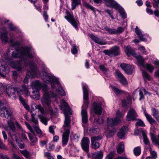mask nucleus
Masks as SVG:
<instances>
[{
    "instance_id": "29",
    "label": "nucleus",
    "mask_w": 159,
    "mask_h": 159,
    "mask_svg": "<svg viewBox=\"0 0 159 159\" xmlns=\"http://www.w3.org/2000/svg\"><path fill=\"white\" fill-rule=\"evenodd\" d=\"M43 90L44 92V93H45L46 92L48 93V94H52L51 95L52 97H56L57 95L54 94V93L51 92L50 91H48V87L46 85H43L42 86Z\"/></svg>"
},
{
    "instance_id": "30",
    "label": "nucleus",
    "mask_w": 159,
    "mask_h": 159,
    "mask_svg": "<svg viewBox=\"0 0 159 159\" xmlns=\"http://www.w3.org/2000/svg\"><path fill=\"white\" fill-rule=\"evenodd\" d=\"M124 150V143L123 142L120 143L117 147V152L121 154L123 153Z\"/></svg>"
},
{
    "instance_id": "5",
    "label": "nucleus",
    "mask_w": 159,
    "mask_h": 159,
    "mask_svg": "<svg viewBox=\"0 0 159 159\" xmlns=\"http://www.w3.org/2000/svg\"><path fill=\"white\" fill-rule=\"evenodd\" d=\"M66 15L65 16V18L75 29L77 28V23L73 15L71 14L68 10L66 11Z\"/></svg>"
},
{
    "instance_id": "38",
    "label": "nucleus",
    "mask_w": 159,
    "mask_h": 159,
    "mask_svg": "<svg viewBox=\"0 0 159 159\" xmlns=\"http://www.w3.org/2000/svg\"><path fill=\"white\" fill-rule=\"evenodd\" d=\"M141 149L140 147L138 146L134 149V153L136 156H139L141 153Z\"/></svg>"
},
{
    "instance_id": "51",
    "label": "nucleus",
    "mask_w": 159,
    "mask_h": 159,
    "mask_svg": "<svg viewBox=\"0 0 159 159\" xmlns=\"http://www.w3.org/2000/svg\"><path fill=\"white\" fill-rule=\"evenodd\" d=\"M106 65H102L99 66V68L100 70L102 71L107 72L108 70L106 67Z\"/></svg>"
},
{
    "instance_id": "49",
    "label": "nucleus",
    "mask_w": 159,
    "mask_h": 159,
    "mask_svg": "<svg viewBox=\"0 0 159 159\" xmlns=\"http://www.w3.org/2000/svg\"><path fill=\"white\" fill-rule=\"evenodd\" d=\"M36 108L39 110L42 114H44V111L43 108L40 105H36L35 107Z\"/></svg>"
},
{
    "instance_id": "35",
    "label": "nucleus",
    "mask_w": 159,
    "mask_h": 159,
    "mask_svg": "<svg viewBox=\"0 0 159 159\" xmlns=\"http://www.w3.org/2000/svg\"><path fill=\"white\" fill-rule=\"evenodd\" d=\"M145 115L147 120L151 124L153 125L156 122L155 120L153 119L151 116L149 115L148 113H145Z\"/></svg>"
},
{
    "instance_id": "3",
    "label": "nucleus",
    "mask_w": 159,
    "mask_h": 159,
    "mask_svg": "<svg viewBox=\"0 0 159 159\" xmlns=\"http://www.w3.org/2000/svg\"><path fill=\"white\" fill-rule=\"evenodd\" d=\"M52 94H48V93H44L43 98L41 99V102L44 106H46L48 107V110L50 111L51 114H53V110L52 107H51V98L52 97L56 99L57 98V95L56 97H52L51 95Z\"/></svg>"
},
{
    "instance_id": "23",
    "label": "nucleus",
    "mask_w": 159,
    "mask_h": 159,
    "mask_svg": "<svg viewBox=\"0 0 159 159\" xmlns=\"http://www.w3.org/2000/svg\"><path fill=\"white\" fill-rule=\"evenodd\" d=\"M11 137L13 141H15L16 143L18 144L19 147L20 148H23L25 147V144L23 143H19V140L17 138V135L15 134L11 133Z\"/></svg>"
},
{
    "instance_id": "11",
    "label": "nucleus",
    "mask_w": 159,
    "mask_h": 159,
    "mask_svg": "<svg viewBox=\"0 0 159 159\" xmlns=\"http://www.w3.org/2000/svg\"><path fill=\"white\" fill-rule=\"evenodd\" d=\"M138 115L134 109H131L129 110L126 116V120L128 121H134L136 120Z\"/></svg>"
},
{
    "instance_id": "57",
    "label": "nucleus",
    "mask_w": 159,
    "mask_h": 159,
    "mask_svg": "<svg viewBox=\"0 0 159 159\" xmlns=\"http://www.w3.org/2000/svg\"><path fill=\"white\" fill-rule=\"evenodd\" d=\"M142 75L144 78H146L148 80H150L149 75L146 72L143 70L142 71Z\"/></svg>"
},
{
    "instance_id": "53",
    "label": "nucleus",
    "mask_w": 159,
    "mask_h": 159,
    "mask_svg": "<svg viewBox=\"0 0 159 159\" xmlns=\"http://www.w3.org/2000/svg\"><path fill=\"white\" fill-rule=\"evenodd\" d=\"M124 30V29L123 27H118L117 30H116V34H120L122 33Z\"/></svg>"
},
{
    "instance_id": "43",
    "label": "nucleus",
    "mask_w": 159,
    "mask_h": 159,
    "mask_svg": "<svg viewBox=\"0 0 159 159\" xmlns=\"http://www.w3.org/2000/svg\"><path fill=\"white\" fill-rule=\"evenodd\" d=\"M103 152L102 151H99L96 153L94 155L96 159H102L103 157Z\"/></svg>"
},
{
    "instance_id": "6",
    "label": "nucleus",
    "mask_w": 159,
    "mask_h": 159,
    "mask_svg": "<svg viewBox=\"0 0 159 159\" xmlns=\"http://www.w3.org/2000/svg\"><path fill=\"white\" fill-rule=\"evenodd\" d=\"M6 92L8 96L11 98L15 99L16 97L18 95L17 89L11 87L7 88Z\"/></svg>"
},
{
    "instance_id": "28",
    "label": "nucleus",
    "mask_w": 159,
    "mask_h": 159,
    "mask_svg": "<svg viewBox=\"0 0 159 159\" xmlns=\"http://www.w3.org/2000/svg\"><path fill=\"white\" fill-rule=\"evenodd\" d=\"M8 124L11 129L10 132V135L11 136V134H15L16 135V133L15 132V128L14 122L11 121H8Z\"/></svg>"
},
{
    "instance_id": "27",
    "label": "nucleus",
    "mask_w": 159,
    "mask_h": 159,
    "mask_svg": "<svg viewBox=\"0 0 159 159\" xmlns=\"http://www.w3.org/2000/svg\"><path fill=\"white\" fill-rule=\"evenodd\" d=\"M150 135L151 140L153 143H154L156 145H159V134L158 135V138H156L155 134L152 133H150Z\"/></svg>"
},
{
    "instance_id": "21",
    "label": "nucleus",
    "mask_w": 159,
    "mask_h": 159,
    "mask_svg": "<svg viewBox=\"0 0 159 159\" xmlns=\"http://www.w3.org/2000/svg\"><path fill=\"white\" fill-rule=\"evenodd\" d=\"M9 72V67L2 65L0 66V75L3 77H6L5 75Z\"/></svg>"
},
{
    "instance_id": "31",
    "label": "nucleus",
    "mask_w": 159,
    "mask_h": 159,
    "mask_svg": "<svg viewBox=\"0 0 159 159\" xmlns=\"http://www.w3.org/2000/svg\"><path fill=\"white\" fill-rule=\"evenodd\" d=\"M33 127L36 133L39 135V137H42L43 136V133L39 129V126L38 125H34L33 126Z\"/></svg>"
},
{
    "instance_id": "62",
    "label": "nucleus",
    "mask_w": 159,
    "mask_h": 159,
    "mask_svg": "<svg viewBox=\"0 0 159 159\" xmlns=\"http://www.w3.org/2000/svg\"><path fill=\"white\" fill-rule=\"evenodd\" d=\"M36 1H34V2L32 3H34V6L36 7L37 10H38L39 12H41L42 11L41 7L40 6H37L35 5Z\"/></svg>"
},
{
    "instance_id": "9",
    "label": "nucleus",
    "mask_w": 159,
    "mask_h": 159,
    "mask_svg": "<svg viewBox=\"0 0 159 159\" xmlns=\"http://www.w3.org/2000/svg\"><path fill=\"white\" fill-rule=\"evenodd\" d=\"M89 140L87 137H83L80 143L82 149L87 153H88L89 151Z\"/></svg>"
},
{
    "instance_id": "2",
    "label": "nucleus",
    "mask_w": 159,
    "mask_h": 159,
    "mask_svg": "<svg viewBox=\"0 0 159 159\" xmlns=\"http://www.w3.org/2000/svg\"><path fill=\"white\" fill-rule=\"evenodd\" d=\"M60 107V109L64 111L65 116L64 124L63 126L64 132L62 137V144L64 146L68 143L70 132V118L68 114H72V111L67 103L64 100L61 101Z\"/></svg>"
},
{
    "instance_id": "39",
    "label": "nucleus",
    "mask_w": 159,
    "mask_h": 159,
    "mask_svg": "<svg viewBox=\"0 0 159 159\" xmlns=\"http://www.w3.org/2000/svg\"><path fill=\"white\" fill-rule=\"evenodd\" d=\"M38 117L40 119L41 121L45 125H47L48 120L46 118L44 117L41 115H39Z\"/></svg>"
},
{
    "instance_id": "15",
    "label": "nucleus",
    "mask_w": 159,
    "mask_h": 159,
    "mask_svg": "<svg viewBox=\"0 0 159 159\" xmlns=\"http://www.w3.org/2000/svg\"><path fill=\"white\" fill-rule=\"evenodd\" d=\"M120 120L118 118H115L114 119L112 118H107V123L108 127L113 126L120 123Z\"/></svg>"
},
{
    "instance_id": "12",
    "label": "nucleus",
    "mask_w": 159,
    "mask_h": 159,
    "mask_svg": "<svg viewBox=\"0 0 159 159\" xmlns=\"http://www.w3.org/2000/svg\"><path fill=\"white\" fill-rule=\"evenodd\" d=\"M8 32L5 27L0 28V38L3 42L6 43L8 38L7 36Z\"/></svg>"
},
{
    "instance_id": "41",
    "label": "nucleus",
    "mask_w": 159,
    "mask_h": 159,
    "mask_svg": "<svg viewBox=\"0 0 159 159\" xmlns=\"http://www.w3.org/2000/svg\"><path fill=\"white\" fill-rule=\"evenodd\" d=\"M104 29L110 34H116V29H111L107 26L105 27Z\"/></svg>"
},
{
    "instance_id": "16",
    "label": "nucleus",
    "mask_w": 159,
    "mask_h": 159,
    "mask_svg": "<svg viewBox=\"0 0 159 159\" xmlns=\"http://www.w3.org/2000/svg\"><path fill=\"white\" fill-rule=\"evenodd\" d=\"M132 56L135 57L138 61V65L139 66H144V65L143 61L144 60L140 55H138L134 51L131 54Z\"/></svg>"
},
{
    "instance_id": "34",
    "label": "nucleus",
    "mask_w": 159,
    "mask_h": 159,
    "mask_svg": "<svg viewBox=\"0 0 159 159\" xmlns=\"http://www.w3.org/2000/svg\"><path fill=\"white\" fill-rule=\"evenodd\" d=\"M142 134L143 137V142L145 144L148 145H149V140L147 137L146 132L143 131H142Z\"/></svg>"
},
{
    "instance_id": "44",
    "label": "nucleus",
    "mask_w": 159,
    "mask_h": 159,
    "mask_svg": "<svg viewBox=\"0 0 159 159\" xmlns=\"http://www.w3.org/2000/svg\"><path fill=\"white\" fill-rule=\"evenodd\" d=\"M20 100L21 103H22L23 106L26 109H28L29 108V106L26 104L25 99L23 98H21L20 96H19Z\"/></svg>"
},
{
    "instance_id": "33",
    "label": "nucleus",
    "mask_w": 159,
    "mask_h": 159,
    "mask_svg": "<svg viewBox=\"0 0 159 159\" xmlns=\"http://www.w3.org/2000/svg\"><path fill=\"white\" fill-rule=\"evenodd\" d=\"M116 9L118 11L121 16L123 19H125L126 18V15L124 9L122 8L119 5L118 6V8Z\"/></svg>"
},
{
    "instance_id": "55",
    "label": "nucleus",
    "mask_w": 159,
    "mask_h": 159,
    "mask_svg": "<svg viewBox=\"0 0 159 159\" xmlns=\"http://www.w3.org/2000/svg\"><path fill=\"white\" fill-rule=\"evenodd\" d=\"M146 68L150 72H152L154 69L153 66L150 64H147L146 65Z\"/></svg>"
},
{
    "instance_id": "60",
    "label": "nucleus",
    "mask_w": 159,
    "mask_h": 159,
    "mask_svg": "<svg viewBox=\"0 0 159 159\" xmlns=\"http://www.w3.org/2000/svg\"><path fill=\"white\" fill-rule=\"evenodd\" d=\"M136 125L138 126H145V125L143 121L140 120L136 123Z\"/></svg>"
},
{
    "instance_id": "14",
    "label": "nucleus",
    "mask_w": 159,
    "mask_h": 159,
    "mask_svg": "<svg viewBox=\"0 0 159 159\" xmlns=\"http://www.w3.org/2000/svg\"><path fill=\"white\" fill-rule=\"evenodd\" d=\"M17 89L18 95L19 94L20 95L25 94L26 96H27L30 95V92L28 90V87H27L26 85H23Z\"/></svg>"
},
{
    "instance_id": "59",
    "label": "nucleus",
    "mask_w": 159,
    "mask_h": 159,
    "mask_svg": "<svg viewBox=\"0 0 159 159\" xmlns=\"http://www.w3.org/2000/svg\"><path fill=\"white\" fill-rule=\"evenodd\" d=\"M154 2L153 7L158 8L159 6V0H153Z\"/></svg>"
},
{
    "instance_id": "50",
    "label": "nucleus",
    "mask_w": 159,
    "mask_h": 159,
    "mask_svg": "<svg viewBox=\"0 0 159 159\" xmlns=\"http://www.w3.org/2000/svg\"><path fill=\"white\" fill-rule=\"evenodd\" d=\"M128 68L126 69V70H125V72L128 74H131L133 73L132 67L131 66L129 65L128 66Z\"/></svg>"
},
{
    "instance_id": "47",
    "label": "nucleus",
    "mask_w": 159,
    "mask_h": 159,
    "mask_svg": "<svg viewBox=\"0 0 159 159\" xmlns=\"http://www.w3.org/2000/svg\"><path fill=\"white\" fill-rule=\"evenodd\" d=\"M113 91L116 94L118 95L124 93L123 91L120 90L115 87H113L112 88Z\"/></svg>"
},
{
    "instance_id": "8",
    "label": "nucleus",
    "mask_w": 159,
    "mask_h": 159,
    "mask_svg": "<svg viewBox=\"0 0 159 159\" xmlns=\"http://www.w3.org/2000/svg\"><path fill=\"white\" fill-rule=\"evenodd\" d=\"M102 136L101 135H99L97 136H94L91 137V145L92 147L93 148L96 149L99 147L100 144L98 142V141L101 139H102Z\"/></svg>"
},
{
    "instance_id": "52",
    "label": "nucleus",
    "mask_w": 159,
    "mask_h": 159,
    "mask_svg": "<svg viewBox=\"0 0 159 159\" xmlns=\"http://www.w3.org/2000/svg\"><path fill=\"white\" fill-rule=\"evenodd\" d=\"M25 124L28 129L32 133H33V134H34V132L32 127L28 123L26 122L25 123Z\"/></svg>"
},
{
    "instance_id": "42",
    "label": "nucleus",
    "mask_w": 159,
    "mask_h": 159,
    "mask_svg": "<svg viewBox=\"0 0 159 159\" xmlns=\"http://www.w3.org/2000/svg\"><path fill=\"white\" fill-rule=\"evenodd\" d=\"M125 51L129 56L131 55V54L133 51L130 46H128L126 47L125 48Z\"/></svg>"
},
{
    "instance_id": "7",
    "label": "nucleus",
    "mask_w": 159,
    "mask_h": 159,
    "mask_svg": "<svg viewBox=\"0 0 159 159\" xmlns=\"http://www.w3.org/2000/svg\"><path fill=\"white\" fill-rule=\"evenodd\" d=\"M82 88L83 91V99L84 105L85 106V107H87L89 103L88 100L89 93L87 89V86L86 84H82Z\"/></svg>"
},
{
    "instance_id": "26",
    "label": "nucleus",
    "mask_w": 159,
    "mask_h": 159,
    "mask_svg": "<svg viewBox=\"0 0 159 159\" xmlns=\"http://www.w3.org/2000/svg\"><path fill=\"white\" fill-rule=\"evenodd\" d=\"M30 140L31 141L32 145H34L37 142L38 138L36 137L35 134H33L30 133H28Z\"/></svg>"
},
{
    "instance_id": "4",
    "label": "nucleus",
    "mask_w": 159,
    "mask_h": 159,
    "mask_svg": "<svg viewBox=\"0 0 159 159\" xmlns=\"http://www.w3.org/2000/svg\"><path fill=\"white\" fill-rule=\"evenodd\" d=\"M103 52L105 54L111 57L118 56L120 54V49L119 47L115 46L112 47L109 50H105Z\"/></svg>"
},
{
    "instance_id": "58",
    "label": "nucleus",
    "mask_w": 159,
    "mask_h": 159,
    "mask_svg": "<svg viewBox=\"0 0 159 159\" xmlns=\"http://www.w3.org/2000/svg\"><path fill=\"white\" fill-rule=\"evenodd\" d=\"M129 65L126 63H122L120 65V67L125 71L127 68H128Z\"/></svg>"
},
{
    "instance_id": "45",
    "label": "nucleus",
    "mask_w": 159,
    "mask_h": 159,
    "mask_svg": "<svg viewBox=\"0 0 159 159\" xmlns=\"http://www.w3.org/2000/svg\"><path fill=\"white\" fill-rule=\"evenodd\" d=\"M116 154V152L115 151L111 152L106 156V159H113V157Z\"/></svg>"
},
{
    "instance_id": "25",
    "label": "nucleus",
    "mask_w": 159,
    "mask_h": 159,
    "mask_svg": "<svg viewBox=\"0 0 159 159\" xmlns=\"http://www.w3.org/2000/svg\"><path fill=\"white\" fill-rule=\"evenodd\" d=\"M135 32L138 38L142 41H146V39L143 38V36L138 26H136L135 29Z\"/></svg>"
},
{
    "instance_id": "37",
    "label": "nucleus",
    "mask_w": 159,
    "mask_h": 159,
    "mask_svg": "<svg viewBox=\"0 0 159 159\" xmlns=\"http://www.w3.org/2000/svg\"><path fill=\"white\" fill-rule=\"evenodd\" d=\"M40 89H35L33 90L32 92L33 95H32L34 98L38 99L39 97V90Z\"/></svg>"
},
{
    "instance_id": "13",
    "label": "nucleus",
    "mask_w": 159,
    "mask_h": 159,
    "mask_svg": "<svg viewBox=\"0 0 159 159\" xmlns=\"http://www.w3.org/2000/svg\"><path fill=\"white\" fill-rule=\"evenodd\" d=\"M93 110L96 114L99 115H101L102 112L101 103L94 102L93 104Z\"/></svg>"
},
{
    "instance_id": "40",
    "label": "nucleus",
    "mask_w": 159,
    "mask_h": 159,
    "mask_svg": "<svg viewBox=\"0 0 159 159\" xmlns=\"http://www.w3.org/2000/svg\"><path fill=\"white\" fill-rule=\"evenodd\" d=\"M20 152L26 158H29L30 157V152L26 150H21Z\"/></svg>"
},
{
    "instance_id": "10",
    "label": "nucleus",
    "mask_w": 159,
    "mask_h": 159,
    "mask_svg": "<svg viewBox=\"0 0 159 159\" xmlns=\"http://www.w3.org/2000/svg\"><path fill=\"white\" fill-rule=\"evenodd\" d=\"M11 114V112L10 109L5 106L0 107V116L7 118H9Z\"/></svg>"
},
{
    "instance_id": "36",
    "label": "nucleus",
    "mask_w": 159,
    "mask_h": 159,
    "mask_svg": "<svg viewBox=\"0 0 159 159\" xmlns=\"http://www.w3.org/2000/svg\"><path fill=\"white\" fill-rule=\"evenodd\" d=\"M103 118L102 117H98V118H94V122L96 124L102 125L103 123Z\"/></svg>"
},
{
    "instance_id": "18",
    "label": "nucleus",
    "mask_w": 159,
    "mask_h": 159,
    "mask_svg": "<svg viewBox=\"0 0 159 159\" xmlns=\"http://www.w3.org/2000/svg\"><path fill=\"white\" fill-rule=\"evenodd\" d=\"M105 4L108 7L118 9L119 5L113 0H104Z\"/></svg>"
},
{
    "instance_id": "64",
    "label": "nucleus",
    "mask_w": 159,
    "mask_h": 159,
    "mask_svg": "<svg viewBox=\"0 0 159 159\" xmlns=\"http://www.w3.org/2000/svg\"><path fill=\"white\" fill-rule=\"evenodd\" d=\"M31 120L32 122L36 124H37L38 123V120L36 119L33 115L31 116Z\"/></svg>"
},
{
    "instance_id": "22",
    "label": "nucleus",
    "mask_w": 159,
    "mask_h": 159,
    "mask_svg": "<svg viewBox=\"0 0 159 159\" xmlns=\"http://www.w3.org/2000/svg\"><path fill=\"white\" fill-rule=\"evenodd\" d=\"M81 116L82 120V125L84 126L83 124H86L88 122V116L87 111L86 109H82L81 111Z\"/></svg>"
},
{
    "instance_id": "54",
    "label": "nucleus",
    "mask_w": 159,
    "mask_h": 159,
    "mask_svg": "<svg viewBox=\"0 0 159 159\" xmlns=\"http://www.w3.org/2000/svg\"><path fill=\"white\" fill-rule=\"evenodd\" d=\"M151 110L153 117L159 114V112L154 108H152Z\"/></svg>"
},
{
    "instance_id": "46",
    "label": "nucleus",
    "mask_w": 159,
    "mask_h": 159,
    "mask_svg": "<svg viewBox=\"0 0 159 159\" xmlns=\"http://www.w3.org/2000/svg\"><path fill=\"white\" fill-rule=\"evenodd\" d=\"M150 154L152 158L156 159L157 157V152L154 151L152 150L151 148H150L149 149Z\"/></svg>"
},
{
    "instance_id": "61",
    "label": "nucleus",
    "mask_w": 159,
    "mask_h": 159,
    "mask_svg": "<svg viewBox=\"0 0 159 159\" xmlns=\"http://www.w3.org/2000/svg\"><path fill=\"white\" fill-rule=\"evenodd\" d=\"M43 16L46 22L48 21V15H47V11L45 10L44 11Z\"/></svg>"
},
{
    "instance_id": "63",
    "label": "nucleus",
    "mask_w": 159,
    "mask_h": 159,
    "mask_svg": "<svg viewBox=\"0 0 159 159\" xmlns=\"http://www.w3.org/2000/svg\"><path fill=\"white\" fill-rule=\"evenodd\" d=\"M124 115V114H122L119 111H118L116 113V116H117L116 118H118L119 119L120 118L123 117Z\"/></svg>"
},
{
    "instance_id": "17",
    "label": "nucleus",
    "mask_w": 159,
    "mask_h": 159,
    "mask_svg": "<svg viewBox=\"0 0 159 159\" xmlns=\"http://www.w3.org/2000/svg\"><path fill=\"white\" fill-rule=\"evenodd\" d=\"M90 37L93 41L99 44L102 45L107 44L105 40L101 38H99L93 35H91Z\"/></svg>"
},
{
    "instance_id": "1",
    "label": "nucleus",
    "mask_w": 159,
    "mask_h": 159,
    "mask_svg": "<svg viewBox=\"0 0 159 159\" xmlns=\"http://www.w3.org/2000/svg\"><path fill=\"white\" fill-rule=\"evenodd\" d=\"M31 49L29 47L22 48L17 49L16 50L13 52L12 56L14 58H20L19 61L15 62L13 64V67L18 70H21L24 66H29L30 70H28V73L30 74L32 77L40 76L43 80L47 83H50L53 89L56 88V91L62 96L65 95L64 91L60 86L59 81L54 76L47 74L45 71H43L41 73L38 70L37 67L33 62L27 63L26 58L27 56L32 58L33 56L30 53Z\"/></svg>"
},
{
    "instance_id": "48",
    "label": "nucleus",
    "mask_w": 159,
    "mask_h": 159,
    "mask_svg": "<svg viewBox=\"0 0 159 159\" xmlns=\"http://www.w3.org/2000/svg\"><path fill=\"white\" fill-rule=\"evenodd\" d=\"M99 129L98 128H92L89 131L91 133H94V134H97L99 131Z\"/></svg>"
},
{
    "instance_id": "20",
    "label": "nucleus",
    "mask_w": 159,
    "mask_h": 159,
    "mask_svg": "<svg viewBox=\"0 0 159 159\" xmlns=\"http://www.w3.org/2000/svg\"><path fill=\"white\" fill-rule=\"evenodd\" d=\"M33 90L35 89H40L42 85L38 80L33 82L30 85Z\"/></svg>"
},
{
    "instance_id": "24",
    "label": "nucleus",
    "mask_w": 159,
    "mask_h": 159,
    "mask_svg": "<svg viewBox=\"0 0 159 159\" xmlns=\"http://www.w3.org/2000/svg\"><path fill=\"white\" fill-rule=\"evenodd\" d=\"M128 128L126 126H123L120 129L117 135L120 139H122L125 136L128 130Z\"/></svg>"
},
{
    "instance_id": "19",
    "label": "nucleus",
    "mask_w": 159,
    "mask_h": 159,
    "mask_svg": "<svg viewBox=\"0 0 159 159\" xmlns=\"http://www.w3.org/2000/svg\"><path fill=\"white\" fill-rule=\"evenodd\" d=\"M116 75L119 80V81L123 84H126L127 81L125 78L122 73L119 71L116 72Z\"/></svg>"
},
{
    "instance_id": "56",
    "label": "nucleus",
    "mask_w": 159,
    "mask_h": 159,
    "mask_svg": "<svg viewBox=\"0 0 159 159\" xmlns=\"http://www.w3.org/2000/svg\"><path fill=\"white\" fill-rule=\"evenodd\" d=\"M71 51L72 54H75L77 53L78 51L77 48L75 45H73L72 48L71 49Z\"/></svg>"
},
{
    "instance_id": "32",
    "label": "nucleus",
    "mask_w": 159,
    "mask_h": 159,
    "mask_svg": "<svg viewBox=\"0 0 159 159\" xmlns=\"http://www.w3.org/2000/svg\"><path fill=\"white\" fill-rule=\"evenodd\" d=\"M71 9L74 10L78 5L81 4V0H72Z\"/></svg>"
}]
</instances>
